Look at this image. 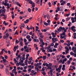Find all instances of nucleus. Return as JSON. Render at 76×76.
Here are the masks:
<instances>
[{
    "mask_svg": "<svg viewBox=\"0 0 76 76\" xmlns=\"http://www.w3.org/2000/svg\"><path fill=\"white\" fill-rule=\"evenodd\" d=\"M67 60V58H66L63 60V61L62 60V58H61L60 60L59 61L60 63H62V64H64L65 63V62Z\"/></svg>",
    "mask_w": 76,
    "mask_h": 76,
    "instance_id": "obj_1",
    "label": "nucleus"
},
{
    "mask_svg": "<svg viewBox=\"0 0 76 76\" xmlns=\"http://www.w3.org/2000/svg\"><path fill=\"white\" fill-rule=\"evenodd\" d=\"M65 29V28L63 27H62L61 26H60L59 27V28H58L57 29V30L58 31V32H61V31L63 30V31H64Z\"/></svg>",
    "mask_w": 76,
    "mask_h": 76,
    "instance_id": "obj_2",
    "label": "nucleus"
},
{
    "mask_svg": "<svg viewBox=\"0 0 76 76\" xmlns=\"http://www.w3.org/2000/svg\"><path fill=\"white\" fill-rule=\"evenodd\" d=\"M18 53H16V56H18L17 57H16V58L17 60H19V59L20 57V56L22 55V53H20L19 54V55H18Z\"/></svg>",
    "mask_w": 76,
    "mask_h": 76,
    "instance_id": "obj_3",
    "label": "nucleus"
},
{
    "mask_svg": "<svg viewBox=\"0 0 76 76\" xmlns=\"http://www.w3.org/2000/svg\"><path fill=\"white\" fill-rule=\"evenodd\" d=\"M60 38L61 39H63L64 38V39H66V38L65 37H67L66 35H65L64 36H63V34H60Z\"/></svg>",
    "mask_w": 76,
    "mask_h": 76,
    "instance_id": "obj_4",
    "label": "nucleus"
},
{
    "mask_svg": "<svg viewBox=\"0 0 76 76\" xmlns=\"http://www.w3.org/2000/svg\"><path fill=\"white\" fill-rule=\"evenodd\" d=\"M61 5V6H64V4H66V1H63V0H60Z\"/></svg>",
    "mask_w": 76,
    "mask_h": 76,
    "instance_id": "obj_5",
    "label": "nucleus"
},
{
    "mask_svg": "<svg viewBox=\"0 0 76 76\" xmlns=\"http://www.w3.org/2000/svg\"><path fill=\"white\" fill-rule=\"evenodd\" d=\"M9 34H6V35H4L3 36V38L4 39H5L6 40H7V38L8 37H9Z\"/></svg>",
    "mask_w": 76,
    "mask_h": 76,
    "instance_id": "obj_6",
    "label": "nucleus"
},
{
    "mask_svg": "<svg viewBox=\"0 0 76 76\" xmlns=\"http://www.w3.org/2000/svg\"><path fill=\"white\" fill-rule=\"evenodd\" d=\"M5 72L6 74L7 75H9V69L7 68H6L5 69Z\"/></svg>",
    "mask_w": 76,
    "mask_h": 76,
    "instance_id": "obj_7",
    "label": "nucleus"
},
{
    "mask_svg": "<svg viewBox=\"0 0 76 76\" xmlns=\"http://www.w3.org/2000/svg\"><path fill=\"white\" fill-rule=\"evenodd\" d=\"M34 65L35 66V69L36 71V69H37V68H38V66H39V63H37V64L35 63L34 64Z\"/></svg>",
    "mask_w": 76,
    "mask_h": 76,
    "instance_id": "obj_8",
    "label": "nucleus"
},
{
    "mask_svg": "<svg viewBox=\"0 0 76 76\" xmlns=\"http://www.w3.org/2000/svg\"><path fill=\"white\" fill-rule=\"evenodd\" d=\"M28 67L29 68L28 71L29 72H30L32 70V69H31V65H29L28 66Z\"/></svg>",
    "mask_w": 76,
    "mask_h": 76,
    "instance_id": "obj_9",
    "label": "nucleus"
},
{
    "mask_svg": "<svg viewBox=\"0 0 76 76\" xmlns=\"http://www.w3.org/2000/svg\"><path fill=\"white\" fill-rule=\"evenodd\" d=\"M26 1L27 2H29V3L31 4H32L33 1H32V0H26Z\"/></svg>",
    "mask_w": 76,
    "mask_h": 76,
    "instance_id": "obj_10",
    "label": "nucleus"
},
{
    "mask_svg": "<svg viewBox=\"0 0 76 76\" xmlns=\"http://www.w3.org/2000/svg\"><path fill=\"white\" fill-rule=\"evenodd\" d=\"M46 64H47L46 65V66L48 67V68H47V69H48V70H50V69H51V67L48 66V63H46Z\"/></svg>",
    "mask_w": 76,
    "mask_h": 76,
    "instance_id": "obj_11",
    "label": "nucleus"
},
{
    "mask_svg": "<svg viewBox=\"0 0 76 76\" xmlns=\"http://www.w3.org/2000/svg\"><path fill=\"white\" fill-rule=\"evenodd\" d=\"M56 70L57 72H58V73H60L61 72V69L60 68H58L56 69Z\"/></svg>",
    "mask_w": 76,
    "mask_h": 76,
    "instance_id": "obj_12",
    "label": "nucleus"
},
{
    "mask_svg": "<svg viewBox=\"0 0 76 76\" xmlns=\"http://www.w3.org/2000/svg\"><path fill=\"white\" fill-rule=\"evenodd\" d=\"M40 50L42 51V52H43V53H45V50H44V48H41Z\"/></svg>",
    "mask_w": 76,
    "mask_h": 76,
    "instance_id": "obj_13",
    "label": "nucleus"
},
{
    "mask_svg": "<svg viewBox=\"0 0 76 76\" xmlns=\"http://www.w3.org/2000/svg\"><path fill=\"white\" fill-rule=\"evenodd\" d=\"M3 24H4L5 26H7V25H9V23H6V22L4 21Z\"/></svg>",
    "mask_w": 76,
    "mask_h": 76,
    "instance_id": "obj_14",
    "label": "nucleus"
},
{
    "mask_svg": "<svg viewBox=\"0 0 76 76\" xmlns=\"http://www.w3.org/2000/svg\"><path fill=\"white\" fill-rule=\"evenodd\" d=\"M25 54H24L23 55V57L22 58V59L23 60H25Z\"/></svg>",
    "mask_w": 76,
    "mask_h": 76,
    "instance_id": "obj_15",
    "label": "nucleus"
},
{
    "mask_svg": "<svg viewBox=\"0 0 76 76\" xmlns=\"http://www.w3.org/2000/svg\"><path fill=\"white\" fill-rule=\"evenodd\" d=\"M4 67V65L3 64H1L0 65V68L2 69Z\"/></svg>",
    "mask_w": 76,
    "mask_h": 76,
    "instance_id": "obj_16",
    "label": "nucleus"
},
{
    "mask_svg": "<svg viewBox=\"0 0 76 76\" xmlns=\"http://www.w3.org/2000/svg\"><path fill=\"white\" fill-rule=\"evenodd\" d=\"M45 40L46 42H50V40L49 39V38L46 37Z\"/></svg>",
    "mask_w": 76,
    "mask_h": 76,
    "instance_id": "obj_17",
    "label": "nucleus"
},
{
    "mask_svg": "<svg viewBox=\"0 0 76 76\" xmlns=\"http://www.w3.org/2000/svg\"><path fill=\"white\" fill-rule=\"evenodd\" d=\"M51 34L52 35V37H54V38H56V35H55L54 33L52 32L51 33Z\"/></svg>",
    "mask_w": 76,
    "mask_h": 76,
    "instance_id": "obj_18",
    "label": "nucleus"
},
{
    "mask_svg": "<svg viewBox=\"0 0 76 76\" xmlns=\"http://www.w3.org/2000/svg\"><path fill=\"white\" fill-rule=\"evenodd\" d=\"M8 2V0H5V3H4V6H6V4H7V3Z\"/></svg>",
    "mask_w": 76,
    "mask_h": 76,
    "instance_id": "obj_19",
    "label": "nucleus"
},
{
    "mask_svg": "<svg viewBox=\"0 0 76 76\" xmlns=\"http://www.w3.org/2000/svg\"><path fill=\"white\" fill-rule=\"evenodd\" d=\"M60 57H62V58L64 59L65 58V56L61 54L60 55Z\"/></svg>",
    "mask_w": 76,
    "mask_h": 76,
    "instance_id": "obj_20",
    "label": "nucleus"
},
{
    "mask_svg": "<svg viewBox=\"0 0 76 76\" xmlns=\"http://www.w3.org/2000/svg\"><path fill=\"white\" fill-rule=\"evenodd\" d=\"M18 47L17 46V47L16 46H15L14 48L13 49V50L15 52L16 51V49H17V48H18Z\"/></svg>",
    "mask_w": 76,
    "mask_h": 76,
    "instance_id": "obj_21",
    "label": "nucleus"
},
{
    "mask_svg": "<svg viewBox=\"0 0 76 76\" xmlns=\"http://www.w3.org/2000/svg\"><path fill=\"white\" fill-rule=\"evenodd\" d=\"M29 19H27L26 20V21H25L24 22V23H28V22H29Z\"/></svg>",
    "mask_w": 76,
    "mask_h": 76,
    "instance_id": "obj_22",
    "label": "nucleus"
},
{
    "mask_svg": "<svg viewBox=\"0 0 76 76\" xmlns=\"http://www.w3.org/2000/svg\"><path fill=\"white\" fill-rule=\"evenodd\" d=\"M71 20H72V23H73L74 22H75V21L74 20V18H71Z\"/></svg>",
    "mask_w": 76,
    "mask_h": 76,
    "instance_id": "obj_23",
    "label": "nucleus"
},
{
    "mask_svg": "<svg viewBox=\"0 0 76 76\" xmlns=\"http://www.w3.org/2000/svg\"><path fill=\"white\" fill-rule=\"evenodd\" d=\"M52 42H53V43H54L55 42H56V41H55V38H52Z\"/></svg>",
    "mask_w": 76,
    "mask_h": 76,
    "instance_id": "obj_24",
    "label": "nucleus"
},
{
    "mask_svg": "<svg viewBox=\"0 0 76 76\" xmlns=\"http://www.w3.org/2000/svg\"><path fill=\"white\" fill-rule=\"evenodd\" d=\"M47 22L49 24V25H50V23L51 22V21L50 20H48L47 21Z\"/></svg>",
    "mask_w": 76,
    "mask_h": 76,
    "instance_id": "obj_25",
    "label": "nucleus"
},
{
    "mask_svg": "<svg viewBox=\"0 0 76 76\" xmlns=\"http://www.w3.org/2000/svg\"><path fill=\"white\" fill-rule=\"evenodd\" d=\"M47 30L45 29H44V30H43V29H42L41 30V31H42V32H47Z\"/></svg>",
    "mask_w": 76,
    "mask_h": 76,
    "instance_id": "obj_26",
    "label": "nucleus"
},
{
    "mask_svg": "<svg viewBox=\"0 0 76 76\" xmlns=\"http://www.w3.org/2000/svg\"><path fill=\"white\" fill-rule=\"evenodd\" d=\"M62 48H63V47H62V46H60L59 48V50L60 51H61V49H62Z\"/></svg>",
    "mask_w": 76,
    "mask_h": 76,
    "instance_id": "obj_27",
    "label": "nucleus"
},
{
    "mask_svg": "<svg viewBox=\"0 0 76 76\" xmlns=\"http://www.w3.org/2000/svg\"><path fill=\"white\" fill-rule=\"evenodd\" d=\"M19 41H20V42H22V41H23V39H22V37H20V39H19Z\"/></svg>",
    "mask_w": 76,
    "mask_h": 76,
    "instance_id": "obj_28",
    "label": "nucleus"
},
{
    "mask_svg": "<svg viewBox=\"0 0 76 76\" xmlns=\"http://www.w3.org/2000/svg\"><path fill=\"white\" fill-rule=\"evenodd\" d=\"M37 34L38 35H40L41 36V35H42V33L41 32H39L37 33Z\"/></svg>",
    "mask_w": 76,
    "mask_h": 76,
    "instance_id": "obj_29",
    "label": "nucleus"
},
{
    "mask_svg": "<svg viewBox=\"0 0 76 76\" xmlns=\"http://www.w3.org/2000/svg\"><path fill=\"white\" fill-rule=\"evenodd\" d=\"M6 9H4V10H2V13L4 14V13H5V12H6Z\"/></svg>",
    "mask_w": 76,
    "mask_h": 76,
    "instance_id": "obj_30",
    "label": "nucleus"
},
{
    "mask_svg": "<svg viewBox=\"0 0 76 76\" xmlns=\"http://www.w3.org/2000/svg\"><path fill=\"white\" fill-rule=\"evenodd\" d=\"M16 4L17 6H19V7H21V5H20V4H19V2H17L16 3Z\"/></svg>",
    "mask_w": 76,
    "mask_h": 76,
    "instance_id": "obj_31",
    "label": "nucleus"
},
{
    "mask_svg": "<svg viewBox=\"0 0 76 76\" xmlns=\"http://www.w3.org/2000/svg\"><path fill=\"white\" fill-rule=\"evenodd\" d=\"M27 39H29L31 38V36L29 35H28L26 37Z\"/></svg>",
    "mask_w": 76,
    "mask_h": 76,
    "instance_id": "obj_32",
    "label": "nucleus"
},
{
    "mask_svg": "<svg viewBox=\"0 0 76 76\" xmlns=\"http://www.w3.org/2000/svg\"><path fill=\"white\" fill-rule=\"evenodd\" d=\"M39 39L40 40V41L41 42H44V41H43V39H42V38H40Z\"/></svg>",
    "mask_w": 76,
    "mask_h": 76,
    "instance_id": "obj_33",
    "label": "nucleus"
},
{
    "mask_svg": "<svg viewBox=\"0 0 76 76\" xmlns=\"http://www.w3.org/2000/svg\"><path fill=\"white\" fill-rule=\"evenodd\" d=\"M43 60L45 61V60L46 59V58H47V57L45 56H44L43 57Z\"/></svg>",
    "mask_w": 76,
    "mask_h": 76,
    "instance_id": "obj_34",
    "label": "nucleus"
},
{
    "mask_svg": "<svg viewBox=\"0 0 76 76\" xmlns=\"http://www.w3.org/2000/svg\"><path fill=\"white\" fill-rule=\"evenodd\" d=\"M44 24L46 26H48V25H49V23H46L45 22H44Z\"/></svg>",
    "mask_w": 76,
    "mask_h": 76,
    "instance_id": "obj_35",
    "label": "nucleus"
},
{
    "mask_svg": "<svg viewBox=\"0 0 76 76\" xmlns=\"http://www.w3.org/2000/svg\"><path fill=\"white\" fill-rule=\"evenodd\" d=\"M71 63V61L70 60H68L67 61V64L68 65L70 64Z\"/></svg>",
    "mask_w": 76,
    "mask_h": 76,
    "instance_id": "obj_36",
    "label": "nucleus"
},
{
    "mask_svg": "<svg viewBox=\"0 0 76 76\" xmlns=\"http://www.w3.org/2000/svg\"><path fill=\"white\" fill-rule=\"evenodd\" d=\"M20 44L21 46V47H23V42H20Z\"/></svg>",
    "mask_w": 76,
    "mask_h": 76,
    "instance_id": "obj_37",
    "label": "nucleus"
},
{
    "mask_svg": "<svg viewBox=\"0 0 76 76\" xmlns=\"http://www.w3.org/2000/svg\"><path fill=\"white\" fill-rule=\"evenodd\" d=\"M48 4L50 7H51V2H49L48 3Z\"/></svg>",
    "mask_w": 76,
    "mask_h": 76,
    "instance_id": "obj_38",
    "label": "nucleus"
},
{
    "mask_svg": "<svg viewBox=\"0 0 76 76\" xmlns=\"http://www.w3.org/2000/svg\"><path fill=\"white\" fill-rule=\"evenodd\" d=\"M4 50V49H2V51H1V53H0V54H3V51Z\"/></svg>",
    "mask_w": 76,
    "mask_h": 76,
    "instance_id": "obj_39",
    "label": "nucleus"
},
{
    "mask_svg": "<svg viewBox=\"0 0 76 76\" xmlns=\"http://www.w3.org/2000/svg\"><path fill=\"white\" fill-rule=\"evenodd\" d=\"M42 73L43 74V75H46V73L45 71L42 72Z\"/></svg>",
    "mask_w": 76,
    "mask_h": 76,
    "instance_id": "obj_40",
    "label": "nucleus"
},
{
    "mask_svg": "<svg viewBox=\"0 0 76 76\" xmlns=\"http://www.w3.org/2000/svg\"><path fill=\"white\" fill-rule=\"evenodd\" d=\"M32 7H35V3H33V2H32Z\"/></svg>",
    "mask_w": 76,
    "mask_h": 76,
    "instance_id": "obj_41",
    "label": "nucleus"
},
{
    "mask_svg": "<svg viewBox=\"0 0 76 76\" xmlns=\"http://www.w3.org/2000/svg\"><path fill=\"white\" fill-rule=\"evenodd\" d=\"M70 19V18L68 17L66 18V20L67 21H69Z\"/></svg>",
    "mask_w": 76,
    "mask_h": 76,
    "instance_id": "obj_42",
    "label": "nucleus"
},
{
    "mask_svg": "<svg viewBox=\"0 0 76 76\" xmlns=\"http://www.w3.org/2000/svg\"><path fill=\"white\" fill-rule=\"evenodd\" d=\"M65 48L66 50H67L68 51H69V48H68V47L67 46H66L65 47Z\"/></svg>",
    "mask_w": 76,
    "mask_h": 76,
    "instance_id": "obj_43",
    "label": "nucleus"
},
{
    "mask_svg": "<svg viewBox=\"0 0 76 76\" xmlns=\"http://www.w3.org/2000/svg\"><path fill=\"white\" fill-rule=\"evenodd\" d=\"M20 62L21 63H23V60H22V58H20Z\"/></svg>",
    "mask_w": 76,
    "mask_h": 76,
    "instance_id": "obj_44",
    "label": "nucleus"
},
{
    "mask_svg": "<svg viewBox=\"0 0 76 76\" xmlns=\"http://www.w3.org/2000/svg\"><path fill=\"white\" fill-rule=\"evenodd\" d=\"M21 27H23H23H24V26H25V24L24 23H23L21 25Z\"/></svg>",
    "mask_w": 76,
    "mask_h": 76,
    "instance_id": "obj_45",
    "label": "nucleus"
},
{
    "mask_svg": "<svg viewBox=\"0 0 76 76\" xmlns=\"http://www.w3.org/2000/svg\"><path fill=\"white\" fill-rule=\"evenodd\" d=\"M75 28V26H73L71 27V29L72 30V29H74Z\"/></svg>",
    "mask_w": 76,
    "mask_h": 76,
    "instance_id": "obj_46",
    "label": "nucleus"
},
{
    "mask_svg": "<svg viewBox=\"0 0 76 76\" xmlns=\"http://www.w3.org/2000/svg\"><path fill=\"white\" fill-rule=\"evenodd\" d=\"M47 63H48L47 62H46L45 63H43V66H47Z\"/></svg>",
    "mask_w": 76,
    "mask_h": 76,
    "instance_id": "obj_47",
    "label": "nucleus"
},
{
    "mask_svg": "<svg viewBox=\"0 0 76 76\" xmlns=\"http://www.w3.org/2000/svg\"><path fill=\"white\" fill-rule=\"evenodd\" d=\"M48 66H49L51 67L52 66H53V64H52L51 63H50L48 64Z\"/></svg>",
    "mask_w": 76,
    "mask_h": 76,
    "instance_id": "obj_48",
    "label": "nucleus"
},
{
    "mask_svg": "<svg viewBox=\"0 0 76 76\" xmlns=\"http://www.w3.org/2000/svg\"><path fill=\"white\" fill-rule=\"evenodd\" d=\"M53 51L55 52L56 51V52H57V50L56 48H53Z\"/></svg>",
    "mask_w": 76,
    "mask_h": 76,
    "instance_id": "obj_49",
    "label": "nucleus"
},
{
    "mask_svg": "<svg viewBox=\"0 0 76 76\" xmlns=\"http://www.w3.org/2000/svg\"><path fill=\"white\" fill-rule=\"evenodd\" d=\"M14 61H15V64H16V63H17V61H16V58H14Z\"/></svg>",
    "mask_w": 76,
    "mask_h": 76,
    "instance_id": "obj_50",
    "label": "nucleus"
},
{
    "mask_svg": "<svg viewBox=\"0 0 76 76\" xmlns=\"http://www.w3.org/2000/svg\"><path fill=\"white\" fill-rule=\"evenodd\" d=\"M41 52V50H38V51L37 52V55L38 56H39V53H40V52Z\"/></svg>",
    "mask_w": 76,
    "mask_h": 76,
    "instance_id": "obj_51",
    "label": "nucleus"
},
{
    "mask_svg": "<svg viewBox=\"0 0 76 76\" xmlns=\"http://www.w3.org/2000/svg\"><path fill=\"white\" fill-rule=\"evenodd\" d=\"M62 34V36H64V35H66V33L65 32H63L61 34Z\"/></svg>",
    "mask_w": 76,
    "mask_h": 76,
    "instance_id": "obj_52",
    "label": "nucleus"
},
{
    "mask_svg": "<svg viewBox=\"0 0 76 76\" xmlns=\"http://www.w3.org/2000/svg\"><path fill=\"white\" fill-rule=\"evenodd\" d=\"M35 1L37 3H39V0H35Z\"/></svg>",
    "mask_w": 76,
    "mask_h": 76,
    "instance_id": "obj_53",
    "label": "nucleus"
},
{
    "mask_svg": "<svg viewBox=\"0 0 76 76\" xmlns=\"http://www.w3.org/2000/svg\"><path fill=\"white\" fill-rule=\"evenodd\" d=\"M45 68H44V67H43L42 69V71L45 72Z\"/></svg>",
    "mask_w": 76,
    "mask_h": 76,
    "instance_id": "obj_54",
    "label": "nucleus"
},
{
    "mask_svg": "<svg viewBox=\"0 0 76 76\" xmlns=\"http://www.w3.org/2000/svg\"><path fill=\"white\" fill-rule=\"evenodd\" d=\"M38 29H36V31H37L38 32H41V30H38Z\"/></svg>",
    "mask_w": 76,
    "mask_h": 76,
    "instance_id": "obj_55",
    "label": "nucleus"
},
{
    "mask_svg": "<svg viewBox=\"0 0 76 76\" xmlns=\"http://www.w3.org/2000/svg\"><path fill=\"white\" fill-rule=\"evenodd\" d=\"M70 15V12H69V14H66V16H67V17H68V16H69Z\"/></svg>",
    "mask_w": 76,
    "mask_h": 76,
    "instance_id": "obj_56",
    "label": "nucleus"
},
{
    "mask_svg": "<svg viewBox=\"0 0 76 76\" xmlns=\"http://www.w3.org/2000/svg\"><path fill=\"white\" fill-rule=\"evenodd\" d=\"M28 12H31V8H28Z\"/></svg>",
    "mask_w": 76,
    "mask_h": 76,
    "instance_id": "obj_57",
    "label": "nucleus"
},
{
    "mask_svg": "<svg viewBox=\"0 0 76 76\" xmlns=\"http://www.w3.org/2000/svg\"><path fill=\"white\" fill-rule=\"evenodd\" d=\"M18 28V27L16 26V27H14V31H16V28Z\"/></svg>",
    "mask_w": 76,
    "mask_h": 76,
    "instance_id": "obj_58",
    "label": "nucleus"
},
{
    "mask_svg": "<svg viewBox=\"0 0 76 76\" xmlns=\"http://www.w3.org/2000/svg\"><path fill=\"white\" fill-rule=\"evenodd\" d=\"M18 30H17L16 31L15 33L14 34V35H18Z\"/></svg>",
    "mask_w": 76,
    "mask_h": 76,
    "instance_id": "obj_59",
    "label": "nucleus"
},
{
    "mask_svg": "<svg viewBox=\"0 0 76 76\" xmlns=\"http://www.w3.org/2000/svg\"><path fill=\"white\" fill-rule=\"evenodd\" d=\"M58 31L57 30H56L55 31V32H56V33H57V34L59 33V31Z\"/></svg>",
    "mask_w": 76,
    "mask_h": 76,
    "instance_id": "obj_60",
    "label": "nucleus"
},
{
    "mask_svg": "<svg viewBox=\"0 0 76 76\" xmlns=\"http://www.w3.org/2000/svg\"><path fill=\"white\" fill-rule=\"evenodd\" d=\"M31 63H32V61H28V63L29 64H31Z\"/></svg>",
    "mask_w": 76,
    "mask_h": 76,
    "instance_id": "obj_61",
    "label": "nucleus"
},
{
    "mask_svg": "<svg viewBox=\"0 0 76 76\" xmlns=\"http://www.w3.org/2000/svg\"><path fill=\"white\" fill-rule=\"evenodd\" d=\"M48 50H50L51 49V46L50 45H49V47L47 48Z\"/></svg>",
    "mask_w": 76,
    "mask_h": 76,
    "instance_id": "obj_62",
    "label": "nucleus"
},
{
    "mask_svg": "<svg viewBox=\"0 0 76 76\" xmlns=\"http://www.w3.org/2000/svg\"><path fill=\"white\" fill-rule=\"evenodd\" d=\"M71 4L70 3H68L67 4V6H69V5H70Z\"/></svg>",
    "mask_w": 76,
    "mask_h": 76,
    "instance_id": "obj_63",
    "label": "nucleus"
},
{
    "mask_svg": "<svg viewBox=\"0 0 76 76\" xmlns=\"http://www.w3.org/2000/svg\"><path fill=\"white\" fill-rule=\"evenodd\" d=\"M57 9L58 11H60V7H57Z\"/></svg>",
    "mask_w": 76,
    "mask_h": 76,
    "instance_id": "obj_64",
    "label": "nucleus"
}]
</instances>
